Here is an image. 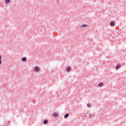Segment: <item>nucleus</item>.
Returning <instances> with one entry per match:
<instances>
[{
    "mask_svg": "<svg viewBox=\"0 0 126 126\" xmlns=\"http://www.w3.org/2000/svg\"><path fill=\"white\" fill-rule=\"evenodd\" d=\"M34 70L36 72H38V71L40 70V68H39V67H38L37 66H36L34 67Z\"/></svg>",
    "mask_w": 126,
    "mask_h": 126,
    "instance_id": "1",
    "label": "nucleus"
},
{
    "mask_svg": "<svg viewBox=\"0 0 126 126\" xmlns=\"http://www.w3.org/2000/svg\"><path fill=\"white\" fill-rule=\"evenodd\" d=\"M71 69V68H70V66H67L65 70L66 71H67V72H68V71H70Z\"/></svg>",
    "mask_w": 126,
    "mask_h": 126,
    "instance_id": "2",
    "label": "nucleus"
},
{
    "mask_svg": "<svg viewBox=\"0 0 126 126\" xmlns=\"http://www.w3.org/2000/svg\"><path fill=\"white\" fill-rule=\"evenodd\" d=\"M121 63H119L118 64H117L116 66V69H119L120 67H121Z\"/></svg>",
    "mask_w": 126,
    "mask_h": 126,
    "instance_id": "3",
    "label": "nucleus"
},
{
    "mask_svg": "<svg viewBox=\"0 0 126 126\" xmlns=\"http://www.w3.org/2000/svg\"><path fill=\"white\" fill-rule=\"evenodd\" d=\"M111 26H115V22L112 21L110 23Z\"/></svg>",
    "mask_w": 126,
    "mask_h": 126,
    "instance_id": "4",
    "label": "nucleus"
},
{
    "mask_svg": "<svg viewBox=\"0 0 126 126\" xmlns=\"http://www.w3.org/2000/svg\"><path fill=\"white\" fill-rule=\"evenodd\" d=\"M22 62H26V61H27V58H26V57H23L22 58Z\"/></svg>",
    "mask_w": 126,
    "mask_h": 126,
    "instance_id": "5",
    "label": "nucleus"
},
{
    "mask_svg": "<svg viewBox=\"0 0 126 126\" xmlns=\"http://www.w3.org/2000/svg\"><path fill=\"white\" fill-rule=\"evenodd\" d=\"M98 86L99 87H102V86H104V84L102 82H101L98 85Z\"/></svg>",
    "mask_w": 126,
    "mask_h": 126,
    "instance_id": "6",
    "label": "nucleus"
},
{
    "mask_svg": "<svg viewBox=\"0 0 126 126\" xmlns=\"http://www.w3.org/2000/svg\"><path fill=\"white\" fill-rule=\"evenodd\" d=\"M48 123V120L45 119L43 121V124H44V125H47Z\"/></svg>",
    "mask_w": 126,
    "mask_h": 126,
    "instance_id": "7",
    "label": "nucleus"
},
{
    "mask_svg": "<svg viewBox=\"0 0 126 126\" xmlns=\"http://www.w3.org/2000/svg\"><path fill=\"white\" fill-rule=\"evenodd\" d=\"M68 116H69V114H68V113H67L66 114L64 115V118H66L68 117Z\"/></svg>",
    "mask_w": 126,
    "mask_h": 126,
    "instance_id": "8",
    "label": "nucleus"
},
{
    "mask_svg": "<svg viewBox=\"0 0 126 126\" xmlns=\"http://www.w3.org/2000/svg\"><path fill=\"white\" fill-rule=\"evenodd\" d=\"M53 116H54V117H58V116H59V114H58V113H54L53 114Z\"/></svg>",
    "mask_w": 126,
    "mask_h": 126,
    "instance_id": "9",
    "label": "nucleus"
},
{
    "mask_svg": "<svg viewBox=\"0 0 126 126\" xmlns=\"http://www.w3.org/2000/svg\"><path fill=\"white\" fill-rule=\"evenodd\" d=\"M5 0V3H9L10 2V0Z\"/></svg>",
    "mask_w": 126,
    "mask_h": 126,
    "instance_id": "10",
    "label": "nucleus"
},
{
    "mask_svg": "<svg viewBox=\"0 0 126 126\" xmlns=\"http://www.w3.org/2000/svg\"><path fill=\"white\" fill-rule=\"evenodd\" d=\"M87 27V25H82V26H81V27Z\"/></svg>",
    "mask_w": 126,
    "mask_h": 126,
    "instance_id": "11",
    "label": "nucleus"
},
{
    "mask_svg": "<svg viewBox=\"0 0 126 126\" xmlns=\"http://www.w3.org/2000/svg\"><path fill=\"white\" fill-rule=\"evenodd\" d=\"M87 107H88L89 108L91 107V103H88Z\"/></svg>",
    "mask_w": 126,
    "mask_h": 126,
    "instance_id": "12",
    "label": "nucleus"
},
{
    "mask_svg": "<svg viewBox=\"0 0 126 126\" xmlns=\"http://www.w3.org/2000/svg\"><path fill=\"white\" fill-rule=\"evenodd\" d=\"M0 64H1V55H0Z\"/></svg>",
    "mask_w": 126,
    "mask_h": 126,
    "instance_id": "13",
    "label": "nucleus"
},
{
    "mask_svg": "<svg viewBox=\"0 0 126 126\" xmlns=\"http://www.w3.org/2000/svg\"><path fill=\"white\" fill-rule=\"evenodd\" d=\"M89 118H92V114L91 113H90L89 114Z\"/></svg>",
    "mask_w": 126,
    "mask_h": 126,
    "instance_id": "14",
    "label": "nucleus"
},
{
    "mask_svg": "<svg viewBox=\"0 0 126 126\" xmlns=\"http://www.w3.org/2000/svg\"><path fill=\"white\" fill-rule=\"evenodd\" d=\"M9 123H10V122H9V121H8V124H9Z\"/></svg>",
    "mask_w": 126,
    "mask_h": 126,
    "instance_id": "15",
    "label": "nucleus"
}]
</instances>
